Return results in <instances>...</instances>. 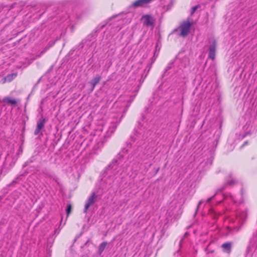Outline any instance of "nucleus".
<instances>
[{
    "label": "nucleus",
    "mask_w": 257,
    "mask_h": 257,
    "mask_svg": "<svg viewBox=\"0 0 257 257\" xmlns=\"http://www.w3.org/2000/svg\"><path fill=\"white\" fill-rule=\"evenodd\" d=\"M208 58L213 60L215 57L216 42L215 40L211 39L209 41Z\"/></svg>",
    "instance_id": "obj_1"
},
{
    "label": "nucleus",
    "mask_w": 257,
    "mask_h": 257,
    "mask_svg": "<svg viewBox=\"0 0 257 257\" xmlns=\"http://www.w3.org/2000/svg\"><path fill=\"white\" fill-rule=\"evenodd\" d=\"M141 20L142 21L143 24L144 26L147 27H154L155 19L153 16L149 15H144L142 17Z\"/></svg>",
    "instance_id": "obj_2"
},
{
    "label": "nucleus",
    "mask_w": 257,
    "mask_h": 257,
    "mask_svg": "<svg viewBox=\"0 0 257 257\" xmlns=\"http://www.w3.org/2000/svg\"><path fill=\"white\" fill-rule=\"evenodd\" d=\"M191 25L192 24L188 21L183 23L180 26L181 32L180 35L183 37L186 36L190 31Z\"/></svg>",
    "instance_id": "obj_3"
},
{
    "label": "nucleus",
    "mask_w": 257,
    "mask_h": 257,
    "mask_svg": "<svg viewBox=\"0 0 257 257\" xmlns=\"http://www.w3.org/2000/svg\"><path fill=\"white\" fill-rule=\"evenodd\" d=\"M96 197V194L95 192H93L91 195L88 198L85 205V209L84 211L85 213L87 212L89 207L94 203Z\"/></svg>",
    "instance_id": "obj_4"
},
{
    "label": "nucleus",
    "mask_w": 257,
    "mask_h": 257,
    "mask_svg": "<svg viewBox=\"0 0 257 257\" xmlns=\"http://www.w3.org/2000/svg\"><path fill=\"white\" fill-rule=\"evenodd\" d=\"M153 0H137L132 4L134 8L143 7L147 4L150 3Z\"/></svg>",
    "instance_id": "obj_5"
},
{
    "label": "nucleus",
    "mask_w": 257,
    "mask_h": 257,
    "mask_svg": "<svg viewBox=\"0 0 257 257\" xmlns=\"http://www.w3.org/2000/svg\"><path fill=\"white\" fill-rule=\"evenodd\" d=\"M101 77L99 75L96 76L90 82L91 85H92V90L94 89L95 86L100 81Z\"/></svg>",
    "instance_id": "obj_6"
},
{
    "label": "nucleus",
    "mask_w": 257,
    "mask_h": 257,
    "mask_svg": "<svg viewBox=\"0 0 257 257\" xmlns=\"http://www.w3.org/2000/svg\"><path fill=\"white\" fill-rule=\"evenodd\" d=\"M4 102L11 105H15L17 103V101L15 99H11L9 97H7L4 98L3 99Z\"/></svg>",
    "instance_id": "obj_7"
},
{
    "label": "nucleus",
    "mask_w": 257,
    "mask_h": 257,
    "mask_svg": "<svg viewBox=\"0 0 257 257\" xmlns=\"http://www.w3.org/2000/svg\"><path fill=\"white\" fill-rule=\"evenodd\" d=\"M223 250L226 252H230L231 250V244L229 242H226L222 245Z\"/></svg>",
    "instance_id": "obj_8"
},
{
    "label": "nucleus",
    "mask_w": 257,
    "mask_h": 257,
    "mask_svg": "<svg viewBox=\"0 0 257 257\" xmlns=\"http://www.w3.org/2000/svg\"><path fill=\"white\" fill-rule=\"evenodd\" d=\"M17 75L16 74L12 73L11 74L8 75L5 78V82L8 81L10 82L13 79H14L16 77Z\"/></svg>",
    "instance_id": "obj_9"
},
{
    "label": "nucleus",
    "mask_w": 257,
    "mask_h": 257,
    "mask_svg": "<svg viewBox=\"0 0 257 257\" xmlns=\"http://www.w3.org/2000/svg\"><path fill=\"white\" fill-rule=\"evenodd\" d=\"M107 244V243L106 242H103L99 244L98 246V250L100 254H101V253L103 251L106 246Z\"/></svg>",
    "instance_id": "obj_10"
},
{
    "label": "nucleus",
    "mask_w": 257,
    "mask_h": 257,
    "mask_svg": "<svg viewBox=\"0 0 257 257\" xmlns=\"http://www.w3.org/2000/svg\"><path fill=\"white\" fill-rule=\"evenodd\" d=\"M44 119H40L37 124V128L41 130L44 126Z\"/></svg>",
    "instance_id": "obj_11"
},
{
    "label": "nucleus",
    "mask_w": 257,
    "mask_h": 257,
    "mask_svg": "<svg viewBox=\"0 0 257 257\" xmlns=\"http://www.w3.org/2000/svg\"><path fill=\"white\" fill-rule=\"evenodd\" d=\"M199 7V5H197V6H195L193 7H192V10H191V15H192L196 11V10Z\"/></svg>",
    "instance_id": "obj_12"
},
{
    "label": "nucleus",
    "mask_w": 257,
    "mask_h": 257,
    "mask_svg": "<svg viewBox=\"0 0 257 257\" xmlns=\"http://www.w3.org/2000/svg\"><path fill=\"white\" fill-rule=\"evenodd\" d=\"M71 210V205L70 204H69L67 205V208H66V212H67V215H68L70 213Z\"/></svg>",
    "instance_id": "obj_13"
},
{
    "label": "nucleus",
    "mask_w": 257,
    "mask_h": 257,
    "mask_svg": "<svg viewBox=\"0 0 257 257\" xmlns=\"http://www.w3.org/2000/svg\"><path fill=\"white\" fill-rule=\"evenodd\" d=\"M41 130L36 127L34 134L35 135H37L40 132Z\"/></svg>",
    "instance_id": "obj_14"
},
{
    "label": "nucleus",
    "mask_w": 257,
    "mask_h": 257,
    "mask_svg": "<svg viewBox=\"0 0 257 257\" xmlns=\"http://www.w3.org/2000/svg\"><path fill=\"white\" fill-rule=\"evenodd\" d=\"M214 196H212L210 198H209L207 200H206V202H209L213 197Z\"/></svg>",
    "instance_id": "obj_15"
},
{
    "label": "nucleus",
    "mask_w": 257,
    "mask_h": 257,
    "mask_svg": "<svg viewBox=\"0 0 257 257\" xmlns=\"http://www.w3.org/2000/svg\"><path fill=\"white\" fill-rule=\"evenodd\" d=\"M203 202H203V201H202V200L200 201H199V203H198V207H199V206H200V205H201V204L202 203H203Z\"/></svg>",
    "instance_id": "obj_16"
},
{
    "label": "nucleus",
    "mask_w": 257,
    "mask_h": 257,
    "mask_svg": "<svg viewBox=\"0 0 257 257\" xmlns=\"http://www.w3.org/2000/svg\"><path fill=\"white\" fill-rule=\"evenodd\" d=\"M114 166H115V165H114V164H113V166H112V168L114 167Z\"/></svg>",
    "instance_id": "obj_17"
}]
</instances>
